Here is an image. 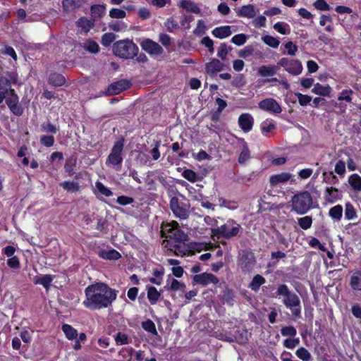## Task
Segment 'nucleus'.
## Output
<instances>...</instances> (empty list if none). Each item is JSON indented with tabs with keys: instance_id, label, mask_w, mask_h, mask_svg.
<instances>
[{
	"instance_id": "nucleus-17",
	"label": "nucleus",
	"mask_w": 361,
	"mask_h": 361,
	"mask_svg": "<svg viewBox=\"0 0 361 361\" xmlns=\"http://www.w3.org/2000/svg\"><path fill=\"white\" fill-rule=\"evenodd\" d=\"M342 197V193L337 188L329 187L326 188L324 198L329 203H334Z\"/></svg>"
},
{
	"instance_id": "nucleus-26",
	"label": "nucleus",
	"mask_w": 361,
	"mask_h": 361,
	"mask_svg": "<svg viewBox=\"0 0 361 361\" xmlns=\"http://www.w3.org/2000/svg\"><path fill=\"white\" fill-rule=\"evenodd\" d=\"M83 1V0H63L62 7L65 12H72L80 7Z\"/></svg>"
},
{
	"instance_id": "nucleus-14",
	"label": "nucleus",
	"mask_w": 361,
	"mask_h": 361,
	"mask_svg": "<svg viewBox=\"0 0 361 361\" xmlns=\"http://www.w3.org/2000/svg\"><path fill=\"white\" fill-rule=\"evenodd\" d=\"M193 281L195 283L204 286L219 283V279L214 274L207 272L195 275Z\"/></svg>"
},
{
	"instance_id": "nucleus-32",
	"label": "nucleus",
	"mask_w": 361,
	"mask_h": 361,
	"mask_svg": "<svg viewBox=\"0 0 361 361\" xmlns=\"http://www.w3.org/2000/svg\"><path fill=\"white\" fill-rule=\"evenodd\" d=\"M247 335L248 333L247 331L242 330L241 331H239L237 335L225 339L231 342L237 341L239 343H245L248 340Z\"/></svg>"
},
{
	"instance_id": "nucleus-50",
	"label": "nucleus",
	"mask_w": 361,
	"mask_h": 361,
	"mask_svg": "<svg viewBox=\"0 0 361 361\" xmlns=\"http://www.w3.org/2000/svg\"><path fill=\"white\" fill-rule=\"evenodd\" d=\"M299 226L304 230H307L312 226V219L311 216H305L304 217L299 218L298 220Z\"/></svg>"
},
{
	"instance_id": "nucleus-35",
	"label": "nucleus",
	"mask_w": 361,
	"mask_h": 361,
	"mask_svg": "<svg viewBox=\"0 0 361 361\" xmlns=\"http://www.w3.org/2000/svg\"><path fill=\"white\" fill-rule=\"evenodd\" d=\"M65 81V78L59 73H52L49 76V82L56 87L63 85Z\"/></svg>"
},
{
	"instance_id": "nucleus-15",
	"label": "nucleus",
	"mask_w": 361,
	"mask_h": 361,
	"mask_svg": "<svg viewBox=\"0 0 361 361\" xmlns=\"http://www.w3.org/2000/svg\"><path fill=\"white\" fill-rule=\"evenodd\" d=\"M238 124L243 132L248 133L252 128L254 118L250 114H242L238 118Z\"/></svg>"
},
{
	"instance_id": "nucleus-30",
	"label": "nucleus",
	"mask_w": 361,
	"mask_h": 361,
	"mask_svg": "<svg viewBox=\"0 0 361 361\" xmlns=\"http://www.w3.org/2000/svg\"><path fill=\"white\" fill-rule=\"evenodd\" d=\"M266 282V280L265 279L259 275V274H257L255 275L252 281L249 284V288L252 290H254V291H257L260 286L264 284V283Z\"/></svg>"
},
{
	"instance_id": "nucleus-4",
	"label": "nucleus",
	"mask_w": 361,
	"mask_h": 361,
	"mask_svg": "<svg viewBox=\"0 0 361 361\" xmlns=\"http://www.w3.org/2000/svg\"><path fill=\"white\" fill-rule=\"evenodd\" d=\"M123 139H121L114 143L106 161V164L107 166L113 168L116 171L121 169L123 160Z\"/></svg>"
},
{
	"instance_id": "nucleus-18",
	"label": "nucleus",
	"mask_w": 361,
	"mask_h": 361,
	"mask_svg": "<svg viewBox=\"0 0 361 361\" xmlns=\"http://www.w3.org/2000/svg\"><path fill=\"white\" fill-rule=\"evenodd\" d=\"M312 92L323 97H331L332 88L329 85H322L319 82L314 85Z\"/></svg>"
},
{
	"instance_id": "nucleus-38",
	"label": "nucleus",
	"mask_w": 361,
	"mask_h": 361,
	"mask_svg": "<svg viewBox=\"0 0 361 361\" xmlns=\"http://www.w3.org/2000/svg\"><path fill=\"white\" fill-rule=\"evenodd\" d=\"M95 187H96V190L94 191V193L96 195L99 194V195H102L105 197H110L113 195L112 191L109 188L104 186L100 182H97L95 184Z\"/></svg>"
},
{
	"instance_id": "nucleus-47",
	"label": "nucleus",
	"mask_w": 361,
	"mask_h": 361,
	"mask_svg": "<svg viewBox=\"0 0 361 361\" xmlns=\"http://www.w3.org/2000/svg\"><path fill=\"white\" fill-rule=\"evenodd\" d=\"M345 217L348 220H352L357 217L354 207L350 202L345 204Z\"/></svg>"
},
{
	"instance_id": "nucleus-33",
	"label": "nucleus",
	"mask_w": 361,
	"mask_h": 361,
	"mask_svg": "<svg viewBox=\"0 0 361 361\" xmlns=\"http://www.w3.org/2000/svg\"><path fill=\"white\" fill-rule=\"evenodd\" d=\"M240 264L244 269H250L254 264L253 255L250 254L242 256L240 259Z\"/></svg>"
},
{
	"instance_id": "nucleus-23",
	"label": "nucleus",
	"mask_w": 361,
	"mask_h": 361,
	"mask_svg": "<svg viewBox=\"0 0 361 361\" xmlns=\"http://www.w3.org/2000/svg\"><path fill=\"white\" fill-rule=\"evenodd\" d=\"M257 11L252 4L243 6L238 11V16L240 17L253 18L256 16Z\"/></svg>"
},
{
	"instance_id": "nucleus-2",
	"label": "nucleus",
	"mask_w": 361,
	"mask_h": 361,
	"mask_svg": "<svg viewBox=\"0 0 361 361\" xmlns=\"http://www.w3.org/2000/svg\"><path fill=\"white\" fill-rule=\"evenodd\" d=\"M312 197L308 191H302L294 195L291 199V211L298 214H306L312 207Z\"/></svg>"
},
{
	"instance_id": "nucleus-62",
	"label": "nucleus",
	"mask_w": 361,
	"mask_h": 361,
	"mask_svg": "<svg viewBox=\"0 0 361 361\" xmlns=\"http://www.w3.org/2000/svg\"><path fill=\"white\" fill-rule=\"evenodd\" d=\"M300 343L298 338H287L283 341V346L288 349H293Z\"/></svg>"
},
{
	"instance_id": "nucleus-39",
	"label": "nucleus",
	"mask_w": 361,
	"mask_h": 361,
	"mask_svg": "<svg viewBox=\"0 0 361 361\" xmlns=\"http://www.w3.org/2000/svg\"><path fill=\"white\" fill-rule=\"evenodd\" d=\"M62 330L66 338L69 340L75 339L78 336L77 331L69 324H63L62 326Z\"/></svg>"
},
{
	"instance_id": "nucleus-37",
	"label": "nucleus",
	"mask_w": 361,
	"mask_h": 361,
	"mask_svg": "<svg viewBox=\"0 0 361 361\" xmlns=\"http://www.w3.org/2000/svg\"><path fill=\"white\" fill-rule=\"evenodd\" d=\"M348 182L355 190L361 191V177L358 174H352L348 178Z\"/></svg>"
},
{
	"instance_id": "nucleus-13",
	"label": "nucleus",
	"mask_w": 361,
	"mask_h": 361,
	"mask_svg": "<svg viewBox=\"0 0 361 361\" xmlns=\"http://www.w3.org/2000/svg\"><path fill=\"white\" fill-rule=\"evenodd\" d=\"M140 46L144 51L151 55L158 56L163 53L161 47L158 43L149 39H143L140 43Z\"/></svg>"
},
{
	"instance_id": "nucleus-51",
	"label": "nucleus",
	"mask_w": 361,
	"mask_h": 361,
	"mask_svg": "<svg viewBox=\"0 0 361 361\" xmlns=\"http://www.w3.org/2000/svg\"><path fill=\"white\" fill-rule=\"evenodd\" d=\"M11 88V81L8 80L6 78L1 77L0 78V92L7 93L10 92Z\"/></svg>"
},
{
	"instance_id": "nucleus-3",
	"label": "nucleus",
	"mask_w": 361,
	"mask_h": 361,
	"mask_svg": "<svg viewBox=\"0 0 361 361\" xmlns=\"http://www.w3.org/2000/svg\"><path fill=\"white\" fill-rule=\"evenodd\" d=\"M137 45L130 39H122L116 42L113 45L114 54L123 59H132L137 52Z\"/></svg>"
},
{
	"instance_id": "nucleus-57",
	"label": "nucleus",
	"mask_w": 361,
	"mask_h": 361,
	"mask_svg": "<svg viewBox=\"0 0 361 361\" xmlns=\"http://www.w3.org/2000/svg\"><path fill=\"white\" fill-rule=\"evenodd\" d=\"M60 185L70 192H75L79 190V185L74 182L64 181L60 183Z\"/></svg>"
},
{
	"instance_id": "nucleus-31",
	"label": "nucleus",
	"mask_w": 361,
	"mask_h": 361,
	"mask_svg": "<svg viewBox=\"0 0 361 361\" xmlns=\"http://www.w3.org/2000/svg\"><path fill=\"white\" fill-rule=\"evenodd\" d=\"M258 73L262 77L273 76L276 73V68L274 66H262Z\"/></svg>"
},
{
	"instance_id": "nucleus-55",
	"label": "nucleus",
	"mask_w": 361,
	"mask_h": 361,
	"mask_svg": "<svg viewBox=\"0 0 361 361\" xmlns=\"http://www.w3.org/2000/svg\"><path fill=\"white\" fill-rule=\"evenodd\" d=\"M247 39V36L245 34H238L234 35L231 39V42L235 45H243Z\"/></svg>"
},
{
	"instance_id": "nucleus-27",
	"label": "nucleus",
	"mask_w": 361,
	"mask_h": 361,
	"mask_svg": "<svg viewBox=\"0 0 361 361\" xmlns=\"http://www.w3.org/2000/svg\"><path fill=\"white\" fill-rule=\"evenodd\" d=\"M53 281V276L51 275H39L36 276L33 279V282L35 284H40L45 288H48Z\"/></svg>"
},
{
	"instance_id": "nucleus-34",
	"label": "nucleus",
	"mask_w": 361,
	"mask_h": 361,
	"mask_svg": "<svg viewBox=\"0 0 361 361\" xmlns=\"http://www.w3.org/2000/svg\"><path fill=\"white\" fill-rule=\"evenodd\" d=\"M329 216L336 221H340L343 216V207L337 204L329 209Z\"/></svg>"
},
{
	"instance_id": "nucleus-42",
	"label": "nucleus",
	"mask_w": 361,
	"mask_h": 361,
	"mask_svg": "<svg viewBox=\"0 0 361 361\" xmlns=\"http://www.w3.org/2000/svg\"><path fill=\"white\" fill-rule=\"evenodd\" d=\"M109 27L115 32H121L127 28V24L120 20H112L109 23Z\"/></svg>"
},
{
	"instance_id": "nucleus-8",
	"label": "nucleus",
	"mask_w": 361,
	"mask_h": 361,
	"mask_svg": "<svg viewBox=\"0 0 361 361\" xmlns=\"http://www.w3.org/2000/svg\"><path fill=\"white\" fill-rule=\"evenodd\" d=\"M278 65L283 68V69L292 75H300L303 70L302 63L298 59L290 58H281Z\"/></svg>"
},
{
	"instance_id": "nucleus-5",
	"label": "nucleus",
	"mask_w": 361,
	"mask_h": 361,
	"mask_svg": "<svg viewBox=\"0 0 361 361\" xmlns=\"http://www.w3.org/2000/svg\"><path fill=\"white\" fill-rule=\"evenodd\" d=\"M161 233L163 235L172 238L180 243H185L188 239V234L180 229L178 223L175 221L163 224Z\"/></svg>"
},
{
	"instance_id": "nucleus-19",
	"label": "nucleus",
	"mask_w": 361,
	"mask_h": 361,
	"mask_svg": "<svg viewBox=\"0 0 361 361\" xmlns=\"http://www.w3.org/2000/svg\"><path fill=\"white\" fill-rule=\"evenodd\" d=\"M165 288L169 290L184 292L186 287L184 283L169 276Z\"/></svg>"
},
{
	"instance_id": "nucleus-12",
	"label": "nucleus",
	"mask_w": 361,
	"mask_h": 361,
	"mask_svg": "<svg viewBox=\"0 0 361 361\" xmlns=\"http://www.w3.org/2000/svg\"><path fill=\"white\" fill-rule=\"evenodd\" d=\"M283 305L291 311L293 315L300 316L301 312L300 300L295 293H293L287 300H283Z\"/></svg>"
},
{
	"instance_id": "nucleus-53",
	"label": "nucleus",
	"mask_w": 361,
	"mask_h": 361,
	"mask_svg": "<svg viewBox=\"0 0 361 361\" xmlns=\"http://www.w3.org/2000/svg\"><path fill=\"white\" fill-rule=\"evenodd\" d=\"M116 39V35L112 32H106L102 37V44L104 47H109Z\"/></svg>"
},
{
	"instance_id": "nucleus-16",
	"label": "nucleus",
	"mask_w": 361,
	"mask_h": 361,
	"mask_svg": "<svg viewBox=\"0 0 361 361\" xmlns=\"http://www.w3.org/2000/svg\"><path fill=\"white\" fill-rule=\"evenodd\" d=\"M130 83L126 80H121L112 83L109 91L112 94H117L130 87Z\"/></svg>"
},
{
	"instance_id": "nucleus-1",
	"label": "nucleus",
	"mask_w": 361,
	"mask_h": 361,
	"mask_svg": "<svg viewBox=\"0 0 361 361\" xmlns=\"http://www.w3.org/2000/svg\"><path fill=\"white\" fill-rule=\"evenodd\" d=\"M117 291L103 283L92 284V309L106 308L116 299Z\"/></svg>"
},
{
	"instance_id": "nucleus-52",
	"label": "nucleus",
	"mask_w": 361,
	"mask_h": 361,
	"mask_svg": "<svg viewBox=\"0 0 361 361\" xmlns=\"http://www.w3.org/2000/svg\"><path fill=\"white\" fill-rule=\"evenodd\" d=\"M153 277L149 279V281L154 284L160 285L162 282V277L164 275V271L156 269L153 272Z\"/></svg>"
},
{
	"instance_id": "nucleus-11",
	"label": "nucleus",
	"mask_w": 361,
	"mask_h": 361,
	"mask_svg": "<svg viewBox=\"0 0 361 361\" xmlns=\"http://www.w3.org/2000/svg\"><path fill=\"white\" fill-rule=\"evenodd\" d=\"M288 181L293 183L295 180L293 179V175L288 172L274 174L269 178V183L272 188H278Z\"/></svg>"
},
{
	"instance_id": "nucleus-64",
	"label": "nucleus",
	"mask_w": 361,
	"mask_h": 361,
	"mask_svg": "<svg viewBox=\"0 0 361 361\" xmlns=\"http://www.w3.org/2000/svg\"><path fill=\"white\" fill-rule=\"evenodd\" d=\"M115 341L118 345H125L128 343V337L123 333H118L115 336Z\"/></svg>"
},
{
	"instance_id": "nucleus-45",
	"label": "nucleus",
	"mask_w": 361,
	"mask_h": 361,
	"mask_svg": "<svg viewBox=\"0 0 361 361\" xmlns=\"http://www.w3.org/2000/svg\"><path fill=\"white\" fill-rule=\"evenodd\" d=\"M262 39L267 45L272 48H277L280 44V41L277 38L268 35L263 36Z\"/></svg>"
},
{
	"instance_id": "nucleus-10",
	"label": "nucleus",
	"mask_w": 361,
	"mask_h": 361,
	"mask_svg": "<svg viewBox=\"0 0 361 361\" xmlns=\"http://www.w3.org/2000/svg\"><path fill=\"white\" fill-rule=\"evenodd\" d=\"M258 106L260 109L272 114H279L282 111L279 104L273 98H267L260 101L258 104Z\"/></svg>"
},
{
	"instance_id": "nucleus-41",
	"label": "nucleus",
	"mask_w": 361,
	"mask_h": 361,
	"mask_svg": "<svg viewBox=\"0 0 361 361\" xmlns=\"http://www.w3.org/2000/svg\"><path fill=\"white\" fill-rule=\"evenodd\" d=\"M275 128V123L271 119H267L261 124L262 132L264 135H267V134L274 130Z\"/></svg>"
},
{
	"instance_id": "nucleus-29",
	"label": "nucleus",
	"mask_w": 361,
	"mask_h": 361,
	"mask_svg": "<svg viewBox=\"0 0 361 361\" xmlns=\"http://www.w3.org/2000/svg\"><path fill=\"white\" fill-rule=\"evenodd\" d=\"M161 293L154 286L147 287V298L151 305H154L159 300Z\"/></svg>"
},
{
	"instance_id": "nucleus-63",
	"label": "nucleus",
	"mask_w": 361,
	"mask_h": 361,
	"mask_svg": "<svg viewBox=\"0 0 361 361\" xmlns=\"http://www.w3.org/2000/svg\"><path fill=\"white\" fill-rule=\"evenodd\" d=\"M219 202L221 207H226L231 210L235 209L238 207L235 202H233L222 198L219 199Z\"/></svg>"
},
{
	"instance_id": "nucleus-22",
	"label": "nucleus",
	"mask_w": 361,
	"mask_h": 361,
	"mask_svg": "<svg viewBox=\"0 0 361 361\" xmlns=\"http://www.w3.org/2000/svg\"><path fill=\"white\" fill-rule=\"evenodd\" d=\"M78 32L81 35H87L90 30V20L86 17L80 18L75 23Z\"/></svg>"
},
{
	"instance_id": "nucleus-44",
	"label": "nucleus",
	"mask_w": 361,
	"mask_h": 361,
	"mask_svg": "<svg viewBox=\"0 0 361 361\" xmlns=\"http://www.w3.org/2000/svg\"><path fill=\"white\" fill-rule=\"evenodd\" d=\"M274 29L281 35H288L290 32V26L286 23L278 22L275 23Z\"/></svg>"
},
{
	"instance_id": "nucleus-61",
	"label": "nucleus",
	"mask_w": 361,
	"mask_h": 361,
	"mask_svg": "<svg viewBox=\"0 0 361 361\" xmlns=\"http://www.w3.org/2000/svg\"><path fill=\"white\" fill-rule=\"evenodd\" d=\"M207 30L206 25L202 20H199L197 26L194 30V34L196 35H202Z\"/></svg>"
},
{
	"instance_id": "nucleus-43",
	"label": "nucleus",
	"mask_w": 361,
	"mask_h": 361,
	"mask_svg": "<svg viewBox=\"0 0 361 361\" xmlns=\"http://www.w3.org/2000/svg\"><path fill=\"white\" fill-rule=\"evenodd\" d=\"M6 99V102L8 107L18 104L19 99L13 89L10 90V92L7 94Z\"/></svg>"
},
{
	"instance_id": "nucleus-49",
	"label": "nucleus",
	"mask_w": 361,
	"mask_h": 361,
	"mask_svg": "<svg viewBox=\"0 0 361 361\" xmlns=\"http://www.w3.org/2000/svg\"><path fill=\"white\" fill-rule=\"evenodd\" d=\"M296 356L303 361H310L311 359L310 353L305 348L301 347L295 351Z\"/></svg>"
},
{
	"instance_id": "nucleus-58",
	"label": "nucleus",
	"mask_w": 361,
	"mask_h": 361,
	"mask_svg": "<svg viewBox=\"0 0 361 361\" xmlns=\"http://www.w3.org/2000/svg\"><path fill=\"white\" fill-rule=\"evenodd\" d=\"M182 176L188 180L195 183L197 180V173L190 169H185Z\"/></svg>"
},
{
	"instance_id": "nucleus-7",
	"label": "nucleus",
	"mask_w": 361,
	"mask_h": 361,
	"mask_svg": "<svg viewBox=\"0 0 361 361\" xmlns=\"http://www.w3.org/2000/svg\"><path fill=\"white\" fill-rule=\"evenodd\" d=\"M185 247L184 243L183 247L181 245H174V254L177 256H183L190 252H200L202 250H209L212 247V245L207 243L191 242L188 245V249H186Z\"/></svg>"
},
{
	"instance_id": "nucleus-36",
	"label": "nucleus",
	"mask_w": 361,
	"mask_h": 361,
	"mask_svg": "<svg viewBox=\"0 0 361 361\" xmlns=\"http://www.w3.org/2000/svg\"><path fill=\"white\" fill-rule=\"evenodd\" d=\"M350 286L354 290H361V272L356 271L353 274L350 279Z\"/></svg>"
},
{
	"instance_id": "nucleus-6",
	"label": "nucleus",
	"mask_w": 361,
	"mask_h": 361,
	"mask_svg": "<svg viewBox=\"0 0 361 361\" xmlns=\"http://www.w3.org/2000/svg\"><path fill=\"white\" fill-rule=\"evenodd\" d=\"M240 228V226L233 220H228L221 226L217 228H212V233L214 236L224 237L231 238L237 235Z\"/></svg>"
},
{
	"instance_id": "nucleus-24",
	"label": "nucleus",
	"mask_w": 361,
	"mask_h": 361,
	"mask_svg": "<svg viewBox=\"0 0 361 361\" xmlns=\"http://www.w3.org/2000/svg\"><path fill=\"white\" fill-rule=\"evenodd\" d=\"M97 254L100 257L109 260H117L121 257V254L114 249L100 250Z\"/></svg>"
},
{
	"instance_id": "nucleus-48",
	"label": "nucleus",
	"mask_w": 361,
	"mask_h": 361,
	"mask_svg": "<svg viewBox=\"0 0 361 361\" xmlns=\"http://www.w3.org/2000/svg\"><path fill=\"white\" fill-rule=\"evenodd\" d=\"M109 16L114 19H123L126 17V13L123 9L113 8L109 11Z\"/></svg>"
},
{
	"instance_id": "nucleus-56",
	"label": "nucleus",
	"mask_w": 361,
	"mask_h": 361,
	"mask_svg": "<svg viewBox=\"0 0 361 361\" xmlns=\"http://www.w3.org/2000/svg\"><path fill=\"white\" fill-rule=\"evenodd\" d=\"M229 49L225 43H221L217 50V56L222 60H226Z\"/></svg>"
},
{
	"instance_id": "nucleus-9",
	"label": "nucleus",
	"mask_w": 361,
	"mask_h": 361,
	"mask_svg": "<svg viewBox=\"0 0 361 361\" xmlns=\"http://www.w3.org/2000/svg\"><path fill=\"white\" fill-rule=\"evenodd\" d=\"M170 207L176 218L185 220L189 217V207L183 202H180L176 197H173L171 199Z\"/></svg>"
},
{
	"instance_id": "nucleus-54",
	"label": "nucleus",
	"mask_w": 361,
	"mask_h": 361,
	"mask_svg": "<svg viewBox=\"0 0 361 361\" xmlns=\"http://www.w3.org/2000/svg\"><path fill=\"white\" fill-rule=\"evenodd\" d=\"M353 94V92L350 89L343 90L341 92L340 95L338 96V99L339 101H345V102L350 103L352 102L351 96Z\"/></svg>"
},
{
	"instance_id": "nucleus-40",
	"label": "nucleus",
	"mask_w": 361,
	"mask_h": 361,
	"mask_svg": "<svg viewBox=\"0 0 361 361\" xmlns=\"http://www.w3.org/2000/svg\"><path fill=\"white\" fill-rule=\"evenodd\" d=\"M106 6L104 4L92 6V18L104 16L106 14Z\"/></svg>"
},
{
	"instance_id": "nucleus-59",
	"label": "nucleus",
	"mask_w": 361,
	"mask_h": 361,
	"mask_svg": "<svg viewBox=\"0 0 361 361\" xmlns=\"http://www.w3.org/2000/svg\"><path fill=\"white\" fill-rule=\"evenodd\" d=\"M295 96L297 97V98L298 99V102H299L300 105H301L302 106H306L312 100V97L307 95V94H302L299 92L295 93Z\"/></svg>"
},
{
	"instance_id": "nucleus-46",
	"label": "nucleus",
	"mask_w": 361,
	"mask_h": 361,
	"mask_svg": "<svg viewBox=\"0 0 361 361\" xmlns=\"http://www.w3.org/2000/svg\"><path fill=\"white\" fill-rule=\"evenodd\" d=\"M142 327L146 331L151 333L152 334H153L154 336H157L158 334L154 323L150 319H147V320L143 322L142 323Z\"/></svg>"
},
{
	"instance_id": "nucleus-60",
	"label": "nucleus",
	"mask_w": 361,
	"mask_h": 361,
	"mask_svg": "<svg viewBox=\"0 0 361 361\" xmlns=\"http://www.w3.org/2000/svg\"><path fill=\"white\" fill-rule=\"evenodd\" d=\"M281 335L283 336H295L297 334V331L293 326H284L281 330Z\"/></svg>"
},
{
	"instance_id": "nucleus-25",
	"label": "nucleus",
	"mask_w": 361,
	"mask_h": 361,
	"mask_svg": "<svg viewBox=\"0 0 361 361\" xmlns=\"http://www.w3.org/2000/svg\"><path fill=\"white\" fill-rule=\"evenodd\" d=\"M206 71L209 74H214L223 70L224 64L216 59H213L206 65Z\"/></svg>"
},
{
	"instance_id": "nucleus-28",
	"label": "nucleus",
	"mask_w": 361,
	"mask_h": 361,
	"mask_svg": "<svg viewBox=\"0 0 361 361\" xmlns=\"http://www.w3.org/2000/svg\"><path fill=\"white\" fill-rule=\"evenodd\" d=\"M292 293L293 292L289 290L288 287L286 284L279 285L276 292V296L282 300L283 303V300H287Z\"/></svg>"
},
{
	"instance_id": "nucleus-20",
	"label": "nucleus",
	"mask_w": 361,
	"mask_h": 361,
	"mask_svg": "<svg viewBox=\"0 0 361 361\" xmlns=\"http://www.w3.org/2000/svg\"><path fill=\"white\" fill-rule=\"evenodd\" d=\"M212 33L216 38L224 39L229 37L233 33V30L231 26L224 25L215 27Z\"/></svg>"
},
{
	"instance_id": "nucleus-21",
	"label": "nucleus",
	"mask_w": 361,
	"mask_h": 361,
	"mask_svg": "<svg viewBox=\"0 0 361 361\" xmlns=\"http://www.w3.org/2000/svg\"><path fill=\"white\" fill-rule=\"evenodd\" d=\"M180 6L187 11L195 14L201 15V8L198 4L190 0H183L180 2Z\"/></svg>"
}]
</instances>
